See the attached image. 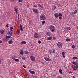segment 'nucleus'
<instances>
[{"instance_id": "obj_59", "label": "nucleus", "mask_w": 78, "mask_h": 78, "mask_svg": "<svg viewBox=\"0 0 78 78\" xmlns=\"http://www.w3.org/2000/svg\"><path fill=\"white\" fill-rule=\"evenodd\" d=\"M25 28V27H23L22 28Z\"/></svg>"}, {"instance_id": "obj_16", "label": "nucleus", "mask_w": 78, "mask_h": 78, "mask_svg": "<svg viewBox=\"0 0 78 78\" xmlns=\"http://www.w3.org/2000/svg\"><path fill=\"white\" fill-rule=\"evenodd\" d=\"M24 52L26 55H28V54L29 53V52H28V51H24Z\"/></svg>"}, {"instance_id": "obj_46", "label": "nucleus", "mask_w": 78, "mask_h": 78, "mask_svg": "<svg viewBox=\"0 0 78 78\" xmlns=\"http://www.w3.org/2000/svg\"><path fill=\"white\" fill-rule=\"evenodd\" d=\"M20 33V31H19V30H17V34H19Z\"/></svg>"}, {"instance_id": "obj_58", "label": "nucleus", "mask_w": 78, "mask_h": 78, "mask_svg": "<svg viewBox=\"0 0 78 78\" xmlns=\"http://www.w3.org/2000/svg\"><path fill=\"white\" fill-rule=\"evenodd\" d=\"M18 30V31H20V29H19Z\"/></svg>"}, {"instance_id": "obj_18", "label": "nucleus", "mask_w": 78, "mask_h": 78, "mask_svg": "<svg viewBox=\"0 0 78 78\" xmlns=\"http://www.w3.org/2000/svg\"><path fill=\"white\" fill-rule=\"evenodd\" d=\"M12 40L11 39L10 41H9V44H12Z\"/></svg>"}, {"instance_id": "obj_48", "label": "nucleus", "mask_w": 78, "mask_h": 78, "mask_svg": "<svg viewBox=\"0 0 78 78\" xmlns=\"http://www.w3.org/2000/svg\"><path fill=\"white\" fill-rule=\"evenodd\" d=\"M75 67H76V68H77L78 69V65H76Z\"/></svg>"}, {"instance_id": "obj_36", "label": "nucleus", "mask_w": 78, "mask_h": 78, "mask_svg": "<svg viewBox=\"0 0 78 78\" xmlns=\"http://www.w3.org/2000/svg\"><path fill=\"white\" fill-rule=\"evenodd\" d=\"M3 58H1L0 59V61L1 62H3Z\"/></svg>"}, {"instance_id": "obj_35", "label": "nucleus", "mask_w": 78, "mask_h": 78, "mask_svg": "<svg viewBox=\"0 0 78 78\" xmlns=\"http://www.w3.org/2000/svg\"><path fill=\"white\" fill-rule=\"evenodd\" d=\"M56 40V37H53L52 40Z\"/></svg>"}, {"instance_id": "obj_28", "label": "nucleus", "mask_w": 78, "mask_h": 78, "mask_svg": "<svg viewBox=\"0 0 78 78\" xmlns=\"http://www.w3.org/2000/svg\"><path fill=\"white\" fill-rule=\"evenodd\" d=\"M20 30H23V29L22 28V25L21 24H20Z\"/></svg>"}, {"instance_id": "obj_13", "label": "nucleus", "mask_w": 78, "mask_h": 78, "mask_svg": "<svg viewBox=\"0 0 78 78\" xmlns=\"http://www.w3.org/2000/svg\"><path fill=\"white\" fill-rule=\"evenodd\" d=\"M72 68H73V70H77V69H78L77 68H76V67H75V66H72Z\"/></svg>"}, {"instance_id": "obj_22", "label": "nucleus", "mask_w": 78, "mask_h": 78, "mask_svg": "<svg viewBox=\"0 0 78 78\" xmlns=\"http://www.w3.org/2000/svg\"><path fill=\"white\" fill-rule=\"evenodd\" d=\"M73 64L74 65H77V64H78V63L76 62H73Z\"/></svg>"}, {"instance_id": "obj_39", "label": "nucleus", "mask_w": 78, "mask_h": 78, "mask_svg": "<svg viewBox=\"0 0 78 78\" xmlns=\"http://www.w3.org/2000/svg\"><path fill=\"white\" fill-rule=\"evenodd\" d=\"M17 1L19 2H22L23 1V0H17Z\"/></svg>"}, {"instance_id": "obj_43", "label": "nucleus", "mask_w": 78, "mask_h": 78, "mask_svg": "<svg viewBox=\"0 0 78 78\" xmlns=\"http://www.w3.org/2000/svg\"><path fill=\"white\" fill-rule=\"evenodd\" d=\"M38 43L39 44H41V41H38Z\"/></svg>"}, {"instance_id": "obj_37", "label": "nucleus", "mask_w": 78, "mask_h": 78, "mask_svg": "<svg viewBox=\"0 0 78 78\" xmlns=\"http://www.w3.org/2000/svg\"><path fill=\"white\" fill-rule=\"evenodd\" d=\"M31 73H32V74H34V73H35V72H34V71H32V72H31Z\"/></svg>"}, {"instance_id": "obj_29", "label": "nucleus", "mask_w": 78, "mask_h": 78, "mask_svg": "<svg viewBox=\"0 0 78 78\" xmlns=\"http://www.w3.org/2000/svg\"><path fill=\"white\" fill-rule=\"evenodd\" d=\"M4 32H5V30H1V34H3L4 33Z\"/></svg>"}, {"instance_id": "obj_10", "label": "nucleus", "mask_w": 78, "mask_h": 78, "mask_svg": "<svg viewBox=\"0 0 78 78\" xmlns=\"http://www.w3.org/2000/svg\"><path fill=\"white\" fill-rule=\"evenodd\" d=\"M66 30L67 31H68V30H71V28H70V27H66Z\"/></svg>"}, {"instance_id": "obj_63", "label": "nucleus", "mask_w": 78, "mask_h": 78, "mask_svg": "<svg viewBox=\"0 0 78 78\" xmlns=\"http://www.w3.org/2000/svg\"><path fill=\"white\" fill-rule=\"evenodd\" d=\"M13 59H15V58H13Z\"/></svg>"}, {"instance_id": "obj_60", "label": "nucleus", "mask_w": 78, "mask_h": 78, "mask_svg": "<svg viewBox=\"0 0 78 78\" xmlns=\"http://www.w3.org/2000/svg\"><path fill=\"white\" fill-rule=\"evenodd\" d=\"M0 62V64H2V62Z\"/></svg>"}, {"instance_id": "obj_1", "label": "nucleus", "mask_w": 78, "mask_h": 78, "mask_svg": "<svg viewBox=\"0 0 78 78\" xmlns=\"http://www.w3.org/2000/svg\"><path fill=\"white\" fill-rule=\"evenodd\" d=\"M49 29L51 32L52 33H55L56 31V30H55V27L53 26H50L49 27Z\"/></svg>"}, {"instance_id": "obj_30", "label": "nucleus", "mask_w": 78, "mask_h": 78, "mask_svg": "<svg viewBox=\"0 0 78 78\" xmlns=\"http://www.w3.org/2000/svg\"><path fill=\"white\" fill-rule=\"evenodd\" d=\"M14 8L15 9L16 12H17V9L16 7H14Z\"/></svg>"}, {"instance_id": "obj_42", "label": "nucleus", "mask_w": 78, "mask_h": 78, "mask_svg": "<svg viewBox=\"0 0 78 78\" xmlns=\"http://www.w3.org/2000/svg\"><path fill=\"white\" fill-rule=\"evenodd\" d=\"M18 20H19V14L18 15Z\"/></svg>"}, {"instance_id": "obj_51", "label": "nucleus", "mask_w": 78, "mask_h": 78, "mask_svg": "<svg viewBox=\"0 0 78 78\" xmlns=\"http://www.w3.org/2000/svg\"><path fill=\"white\" fill-rule=\"evenodd\" d=\"M69 73H72L73 72L72 71H70Z\"/></svg>"}, {"instance_id": "obj_26", "label": "nucleus", "mask_w": 78, "mask_h": 78, "mask_svg": "<svg viewBox=\"0 0 78 78\" xmlns=\"http://www.w3.org/2000/svg\"><path fill=\"white\" fill-rule=\"evenodd\" d=\"M23 50H21V51L20 52V54H21V55H23Z\"/></svg>"}, {"instance_id": "obj_2", "label": "nucleus", "mask_w": 78, "mask_h": 78, "mask_svg": "<svg viewBox=\"0 0 78 78\" xmlns=\"http://www.w3.org/2000/svg\"><path fill=\"white\" fill-rule=\"evenodd\" d=\"M40 19L41 20H44L46 19V17H45V16L44 14H41L40 16Z\"/></svg>"}, {"instance_id": "obj_61", "label": "nucleus", "mask_w": 78, "mask_h": 78, "mask_svg": "<svg viewBox=\"0 0 78 78\" xmlns=\"http://www.w3.org/2000/svg\"><path fill=\"white\" fill-rule=\"evenodd\" d=\"M73 78H75V77L73 76Z\"/></svg>"}, {"instance_id": "obj_8", "label": "nucleus", "mask_w": 78, "mask_h": 78, "mask_svg": "<svg viewBox=\"0 0 78 78\" xmlns=\"http://www.w3.org/2000/svg\"><path fill=\"white\" fill-rule=\"evenodd\" d=\"M37 5H38V6L39 7H40V8H43L44 7V6L43 5H42L40 4L39 3H37Z\"/></svg>"}, {"instance_id": "obj_14", "label": "nucleus", "mask_w": 78, "mask_h": 78, "mask_svg": "<svg viewBox=\"0 0 78 78\" xmlns=\"http://www.w3.org/2000/svg\"><path fill=\"white\" fill-rule=\"evenodd\" d=\"M52 9H54V10H55V9H56V6H55L53 5H52Z\"/></svg>"}, {"instance_id": "obj_49", "label": "nucleus", "mask_w": 78, "mask_h": 78, "mask_svg": "<svg viewBox=\"0 0 78 78\" xmlns=\"http://www.w3.org/2000/svg\"><path fill=\"white\" fill-rule=\"evenodd\" d=\"M29 72H30V73H31V72H32V71L29 70Z\"/></svg>"}, {"instance_id": "obj_34", "label": "nucleus", "mask_w": 78, "mask_h": 78, "mask_svg": "<svg viewBox=\"0 0 78 78\" xmlns=\"http://www.w3.org/2000/svg\"><path fill=\"white\" fill-rule=\"evenodd\" d=\"M62 14H61V13H59L58 14V16L59 17H62Z\"/></svg>"}, {"instance_id": "obj_47", "label": "nucleus", "mask_w": 78, "mask_h": 78, "mask_svg": "<svg viewBox=\"0 0 78 78\" xmlns=\"http://www.w3.org/2000/svg\"><path fill=\"white\" fill-rule=\"evenodd\" d=\"M6 27H7V28H8L9 27V26H8V24H7L6 25Z\"/></svg>"}, {"instance_id": "obj_54", "label": "nucleus", "mask_w": 78, "mask_h": 78, "mask_svg": "<svg viewBox=\"0 0 78 78\" xmlns=\"http://www.w3.org/2000/svg\"><path fill=\"white\" fill-rule=\"evenodd\" d=\"M27 7L28 8H29V5H27Z\"/></svg>"}, {"instance_id": "obj_24", "label": "nucleus", "mask_w": 78, "mask_h": 78, "mask_svg": "<svg viewBox=\"0 0 78 78\" xmlns=\"http://www.w3.org/2000/svg\"><path fill=\"white\" fill-rule=\"evenodd\" d=\"M15 61L16 62H19V60L17 59H15Z\"/></svg>"}, {"instance_id": "obj_7", "label": "nucleus", "mask_w": 78, "mask_h": 78, "mask_svg": "<svg viewBox=\"0 0 78 78\" xmlns=\"http://www.w3.org/2000/svg\"><path fill=\"white\" fill-rule=\"evenodd\" d=\"M33 11L35 12V13H38V12H37V9H32Z\"/></svg>"}, {"instance_id": "obj_57", "label": "nucleus", "mask_w": 78, "mask_h": 78, "mask_svg": "<svg viewBox=\"0 0 78 78\" xmlns=\"http://www.w3.org/2000/svg\"><path fill=\"white\" fill-rule=\"evenodd\" d=\"M11 1L12 2H14V0H12Z\"/></svg>"}, {"instance_id": "obj_5", "label": "nucleus", "mask_w": 78, "mask_h": 78, "mask_svg": "<svg viewBox=\"0 0 78 78\" xmlns=\"http://www.w3.org/2000/svg\"><path fill=\"white\" fill-rule=\"evenodd\" d=\"M34 37L35 38H37L39 37V35L35 33L34 34Z\"/></svg>"}, {"instance_id": "obj_33", "label": "nucleus", "mask_w": 78, "mask_h": 78, "mask_svg": "<svg viewBox=\"0 0 78 78\" xmlns=\"http://www.w3.org/2000/svg\"><path fill=\"white\" fill-rule=\"evenodd\" d=\"M66 41H69V42L70 41V40L69 38H67L66 39Z\"/></svg>"}, {"instance_id": "obj_52", "label": "nucleus", "mask_w": 78, "mask_h": 78, "mask_svg": "<svg viewBox=\"0 0 78 78\" xmlns=\"http://www.w3.org/2000/svg\"><path fill=\"white\" fill-rule=\"evenodd\" d=\"M14 28H13V27H11V28L10 29H13Z\"/></svg>"}, {"instance_id": "obj_9", "label": "nucleus", "mask_w": 78, "mask_h": 78, "mask_svg": "<svg viewBox=\"0 0 78 78\" xmlns=\"http://www.w3.org/2000/svg\"><path fill=\"white\" fill-rule=\"evenodd\" d=\"M78 12V10H76V11H74V12H72V13H71V15H73V14H76V12Z\"/></svg>"}, {"instance_id": "obj_32", "label": "nucleus", "mask_w": 78, "mask_h": 78, "mask_svg": "<svg viewBox=\"0 0 78 78\" xmlns=\"http://www.w3.org/2000/svg\"><path fill=\"white\" fill-rule=\"evenodd\" d=\"M6 37L8 39V38H11V36H6Z\"/></svg>"}, {"instance_id": "obj_3", "label": "nucleus", "mask_w": 78, "mask_h": 78, "mask_svg": "<svg viewBox=\"0 0 78 78\" xmlns=\"http://www.w3.org/2000/svg\"><path fill=\"white\" fill-rule=\"evenodd\" d=\"M30 58L31 59L32 61H35L36 58H35V57L34 56L31 55L30 57Z\"/></svg>"}, {"instance_id": "obj_55", "label": "nucleus", "mask_w": 78, "mask_h": 78, "mask_svg": "<svg viewBox=\"0 0 78 78\" xmlns=\"http://www.w3.org/2000/svg\"><path fill=\"white\" fill-rule=\"evenodd\" d=\"M10 31H12V29H10Z\"/></svg>"}, {"instance_id": "obj_44", "label": "nucleus", "mask_w": 78, "mask_h": 78, "mask_svg": "<svg viewBox=\"0 0 78 78\" xmlns=\"http://www.w3.org/2000/svg\"><path fill=\"white\" fill-rule=\"evenodd\" d=\"M35 8H36L37 7V5H34V6H33Z\"/></svg>"}, {"instance_id": "obj_50", "label": "nucleus", "mask_w": 78, "mask_h": 78, "mask_svg": "<svg viewBox=\"0 0 78 78\" xmlns=\"http://www.w3.org/2000/svg\"><path fill=\"white\" fill-rule=\"evenodd\" d=\"M22 58L23 59V60H25V57H23Z\"/></svg>"}, {"instance_id": "obj_17", "label": "nucleus", "mask_w": 78, "mask_h": 78, "mask_svg": "<svg viewBox=\"0 0 78 78\" xmlns=\"http://www.w3.org/2000/svg\"><path fill=\"white\" fill-rule=\"evenodd\" d=\"M8 35H12V32L10 31L7 33Z\"/></svg>"}, {"instance_id": "obj_25", "label": "nucleus", "mask_w": 78, "mask_h": 78, "mask_svg": "<svg viewBox=\"0 0 78 78\" xmlns=\"http://www.w3.org/2000/svg\"><path fill=\"white\" fill-rule=\"evenodd\" d=\"M59 73H61V74H62V75L63 74H62V70L59 69Z\"/></svg>"}, {"instance_id": "obj_56", "label": "nucleus", "mask_w": 78, "mask_h": 78, "mask_svg": "<svg viewBox=\"0 0 78 78\" xmlns=\"http://www.w3.org/2000/svg\"><path fill=\"white\" fill-rule=\"evenodd\" d=\"M2 43V41H0V44H1Z\"/></svg>"}, {"instance_id": "obj_27", "label": "nucleus", "mask_w": 78, "mask_h": 78, "mask_svg": "<svg viewBox=\"0 0 78 78\" xmlns=\"http://www.w3.org/2000/svg\"><path fill=\"white\" fill-rule=\"evenodd\" d=\"M52 52H53V53H56V51H55V49L53 48L52 49Z\"/></svg>"}, {"instance_id": "obj_45", "label": "nucleus", "mask_w": 78, "mask_h": 78, "mask_svg": "<svg viewBox=\"0 0 78 78\" xmlns=\"http://www.w3.org/2000/svg\"><path fill=\"white\" fill-rule=\"evenodd\" d=\"M59 19L60 20H61L62 19V17H59Z\"/></svg>"}, {"instance_id": "obj_4", "label": "nucleus", "mask_w": 78, "mask_h": 78, "mask_svg": "<svg viewBox=\"0 0 78 78\" xmlns=\"http://www.w3.org/2000/svg\"><path fill=\"white\" fill-rule=\"evenodd\" d=\"M57 45L59 48H60V47H61L62 46V44L60 42H58L57 43Z\"/></svg>"}, {"instance_id": "obj_23", "label": "nucleus", "mask_w": 78, "mask_h": 78, "mask_svg": "<svg viewBox=\"0 0 78 78\" xmlns=\"http://www.w3.org/2000/svg\"><path fill=\"white\" fill-rule=\"evenodd\" d=\"M49 53L51 55H52V53H53V51H52V50H49Z\"/></svg>"}, {"instance_id": "obj_11", "label": "nucleus", "mask_w": 78, "mask_h": 78, "mask_svg": "<svg viewBox=\"0 0 78 78\" xmlns=\"http://www.w3.org/2000/svg\"><path fill=\"white\" fill-rule=\"evenodd\" d=\"M7 40L8 39L6 38V37H4L3 38V41L4 42H6V41H7Z\"/></svg>"}, {"instance_id": "obj_40", "label": "nucleus", "mask_w": 78, "mask_h": 78, "mask_svg": "<svg viewBox=\"0 0 78 78\" xmlns=\"http://www.w3.org/2000/svg\"><path fill=\"white\" fill-rule=\"evenodd\" d=\"M72 48H73V49H74V48H75V46H74V45H72Z\"/></svg>"}, {"instance_id": "obj_19", "label": "nucleus", "mask_w": 78, "mask_h": 78, "mask_svg": "<svg viewBox=\"0 0 78 78\" xmlns=\"http://www.w3.org/2000/svg\"><path fill=\"white\" fill-rule=\"evenodd\" d=\"M51 39H52V37H48L47 38V41L51 40Z\"/></svg>"}, {"instance_id": "obj_12", "label": "nucleus", "mask_w": 78, "mask_h": 78, "mask_svg": "<svg viewBox=\"0 0 78 78\" xmlns=\"http://www.w3.org/2000/svg\"><path fill=\"white\" fill-rule=\"evenodd\" d=\"M62 55L63 56L62 57L63 58H64L66 57V56H65V53H64V52H62Z\"/></svg>"}, {"instance_id": "obj_6", "label": "nucleus", "mask_w": 78, "mask_h": 78, "mask_svg": "<svg viewBox=\"0 0 78 78\" xmlns=\"http://www.w3.org/2000/svg\"><path fill=\"white\" fill-rule=\"evenodd\" d=\"M44 59L46 61H51V59L48 58L44 57Z\"/></svg>"}, {"instance_id": "obj_15", "label": "nucleus", "mask_w": 78, "mask_h": 78, "mask_svg": "<svg viewBox=\"0 0 78 78\" xmlns=\"http://www.w3.org/2000/svg\"><path fill=\"white\" fill-rule=\"evenodd\" d=\"M20 44L21 45H23V44H26V42L25 41H22L21 42Z\"/></svg>"}, {"instance_id": "obj_21", "label": "nucleus", "mask_w": 78, "mask_h": 78, "mask_svg": "<svg viewBox=\"0 0 78 78\" xmlns=\"http://www.w3.org/2000/svg\"><path fill=\"white\" fill-rule=\"evenodd\" d=\"M78 59V57H73V59L74 60V59Z\"/></svg>"}, {"instance_id": "obj_31", "label": "nucleus", "mask_w": 78, "mask_h": 78, "mask_svg": "<svg viewBox=\"0 0 78 78\" xmlns=\"http://www.w3.org/2000/svg\"><path fill=\"white\" fill-rule=\"evenodd\" d=\"M47 34L48 36H50L51 35V34L49 32H48Z\"/></svg>"}, {"instance_id": "obj_38", "label": "nucleus", "mask_w": 78, "mask_h": 78, "mask_svg": "<svg viewBox=\"0 0 78 78\" xmlns=\"http://www.w3.org/2000/svg\"><path fill=\"white\" fill-rule=\"evenodd\" d=\"M45 23V21H43L42 22V24H44Z\"/></svg>"}, {"instance_id": "obj_62", "label": "nucleus", "mask_w": 78, "mask_h": 78, "mask_svg": "<svg viewBox=\"0 0 78 78\" xmlns=\"http://www.w3.org/2000/svg\"><path fill=\"white\" fill-rule=\"evenodd\" d=\"M25 75V74L23 73V75Z\"/></svg>"}, {"instance_id": "obj_41", "label": "nucleus", "mask_w": 78, "mask_h": 78, "mask_svg": "<svg viewBox=\"0 0 78 78\" xmlns=\"http://www.w3.org/2000/svg\"><path fill=\"white\" fill-rule=\"evenodd\" d=\"M23 67H24V69H26V66H25L23 65Z\"/></svg>"}, {"instance_id": "obj_20", "label": "nucleus", "mask_w": 78, "mask_h": 78, "mask_svg": "<svg viewBox=\"0 0 78 78\" xmlns=\"http://www.w3.org/2000/svg\"><path fill=\"white\" fill-rule=\"evenodd\" d=\"M58 13H56L54 14L55 17H56L57 19L58 18Z\"/></svg>"}, {"instance_id": "obj_53", "label": "nucleus", "mask_w": 78, "mask_h": 78, "mask_svg": "<svg viewBox=\"0 0 78 78\" xmlns=\"http://www.w3.org/2000/svg\"><path fill=\"white\" fill-rule=\"evenodd\" d=\"M24 76H27V74H26V73H25Z\"/></svg>"}]
</instances>
